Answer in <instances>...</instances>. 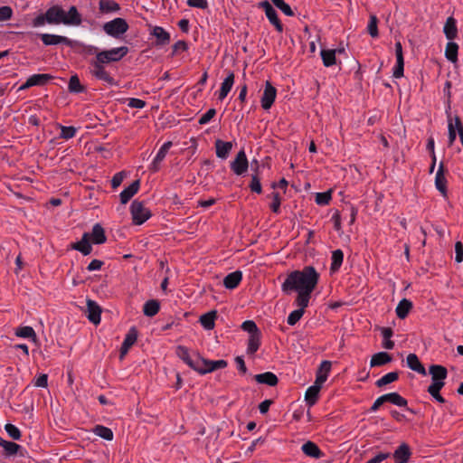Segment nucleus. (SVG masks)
I'll return each instance as SVG.
<instances>
[{
    "label": "nucleus",
    "instance_id": "1",
    "mask_svg": "<svg viewBox=\"0 0 463 463\" xmlns=\"http://www.w3.org/2000/svg\"><path fill=\"white\" fill-rule=\"evenodd\" d=\"M320 275L312 266H306L301 270L290 272L281 285L285 294L297 292L296 306H308L311 293L316 288Z\"/></svg>",
    "mask_w": 463,
    "mask_h": 463
},
{
    "label": "nucleus",
    "instance_id": "2",
    "mask_svg": "<svg viewBox=\"0 0 463 463\" xmlns=\"http://www.w3.org/2000/svg\"><path fill=\"white\" fill-rule=\"evenodd\" d=\"M47 24H64L79 26L81 22V15L76 6H71L68 12H65L61 6L53 5L46 10Z\"/></svg>",
    "mask_w": 463,
    "mask_h": 463
},
{
    "label": "nucleus",
    "instance_id": "3",
    "mask_svg": "<svg viewBox=\"0 0 463 463\" xmlns=\"http://www.w3.org/2000/svg\"><path fill=\"white\" fill-rule=\"evenodd\" d=\"M127 46H119L109 50H101L93 60L102 65L121 61L128 53Z\"/></svg>",
    "mask_w": 463,
    "mask_h": 463
},
{
    "label": "nucleus",
    "instance_id": "4",
    "mask_svg": "<svg viewBox=\"0 0 463 463\" xmlns=\"http://www.w3.org/2000/svg\"><path fill=\"white\" fill-rule=\"evenodd\" d=\"M129 26L124 18L117 17L111 21L106 22L102 25L104 33L115 39L121 38L128 30Z\"/></svg>",
    "mask_w": 463,
    "mask_h": 463
},
{
    "label": "nucleus",
    "instance_id": "5",
    "mask_svg": "<svg viewBox=\"0 0 463 463\" xmlns=\"http://www.w3.org/2000/svg\"><path fill=\"white\" fill-rule=\"evenodd\" d=\"M130 213L133 223L141 225L151 217L150 211L145 207L144 203L138 201H133L130 205Z\"/></svg>",
    "mask_w": 463,
    "mask_h": 463
},
{
    "label": "nucleus",
    "instance_id": "6",
    "mask_svg": "<svg viewBox=\"0 0 463 463\" xmlns=\"http://www.w3.org/2000/svg\"><path fill=\"white\" fill-rule=\"evenodd\" d=\"M175 354L190 368H192L195 372L198 371L200 364L199 361L201 360L202 357L198 353L191 354L187 347L184 345H178L176 347Z\"/></svg>",
    "mask_w": 463,
    "mask_h": 463
},
{
    "label": "nucleus",
    "instance_id": "7",
    "mask_svg": "<svg viewBox=\"0 0 463 463\" xmlns=\"http://www.w3.org/2000/svg\"><path fill=\"white\" fill-rule=\"evenodd\" d=\"M429 371L432 378V383L429 387H431L432 392H437V390H441L445 384L447 370L441 365L434 364L430 367Z\"/></svg>",
    "mask_w": 463,
    "mask_h": 463
},
{
    "label": "nucleus",
    "instance_id": "8",
    "mask_svg": "<svg viewBox=\"0 0 463 463\" xmlns=\"http://www.w3.org/2000/svg\"><path fill=\"white\" fill-rule=\"evenodd\" d=\"M90 74L97 80L106 82L109 86L116 85L115 79L105 69V65H102L94 60L90 61Z\"/></svg>",
    "mask_w": 463,
    "mask_h": 463
},
{
    "label": "nucleus",
    "instance_id": "9",
    "mask_svg": "<svg viewBox=\"0 0 463 463\" xmlns=\"http://www.w3.org/2000/svg\"><path fill=\"white\" fill-rule=\"evenodd\" d=\"M199 369L197 371L200 374H205L208 373H212L217 369H222L227 366V362L223 359L221 360H207L201 357L199 361Z\"/></svg>",
    "mask_w": 463,
    "mask_h": 463
},
{
    "label": "nucleus",
    "instance_id": "10",
    "mask_svg": "<svg viewBox=\"0 0 463 463\" xmlns=\"http://www.w3.org/2000/svg\"><path fill=\"white\" fill-rule=\"evenodd\" d=\"M172 145L173 144L171 141H166L161 146V147L157 151L156 156L154 157L153 161L149 165V170H151L154 173L159 171L161 163L165 158L169 149L172 147Z\"/></svg>",
    "mask_w": 463,
    "mask_h": 463
},
{
    "label": "nucleus",
    "instance_id": "11",
    "mask_svg": "<svg viewBox=\"0 0 463 463\" xmlns=\"http://www.w3.org/2000/svg\"><path fill=\"white\" fill-rule=\"evenodd\" d=\"M249 163L244 150H241L231 163V168L237 175H241L248 170Z\"/></svg>",
    "mask_w": 463,
    "mask_h": 463
},
{
    "label": "nucleus",
    "instance_id": "12",
    "mask_svg": "<svg viewBox=\"0 0 463 463\" xmlns=\"http://www.w3.org/2000/svg\"><path fill=\"white\" fill-rule=\"evenodd\" d=\"M43 43L46 46L65 44L68 46H73V41L66 36L52 34V33H42L40 34Z\"/></svg>",
    "mask_w": 463,
    "mask_h": 463
},
{
    "label": "nucleus",
    "instance_id": "13",
    "mask_svg": "<svg viewBox=\"0 0 463 463\" xmlns=\"http://www.w3.org/2000/svg\"><path fill=\"white\" fill-rule=\"evenodd\" d=\"M277 96V90L269 81H266L265 89L261 96V107L263 109L268 110L271 108Z\"/></svg>",
    "mask_w": 463,
    "mask_h": 463
},
{
    "label": "nucleus",
    "instance_id": "14",
    "mask_svg": "<svg viewBox=\"0 0 463 463\" xmlns=\"http://www.w3.org/2000/svg\"><path fill=\"white\" fill-rule=\"evenodd\" d=\"M261 7L264 8L265 14L270 24H272L278 32L281 33L283 31V26L279 20L278 14L276 10L272 7V5L268 2L264 1L260 4Z\"/></svg>",
    "mask_w": 463,
    "mask_h": 463
},
{
    "label": "nucleus",
    "instance_id": "15",
    "mask_svg": "<svg viewBox=\"0 0 463 463\" xmlns=\"http://www.w3.org/2000/svg\"><path fill=\"white\" fill-rule=\"evenodd\" d=\"M51 79H52V77L49 74H33L30 76L23 85L20 86L19 90H26L33 86H43Z\"/></svg>",
    "mask_w": 463,
    "mask_h": 463
},
{
    "label": "nucleus",
    "instance_id": "16",
    "mask_svg": "<svg viewBox=\"0 0 463 463\" xmlns=\"http://www.w3.org/2000/svg\"><path fill=\"white\" fill-rule=\"evenodd\" d=\"M137 339V331L135 327H131L125 336L120 348V359H123L128 354L129 348L136 343Z\"/></svg>",
    "mask_w": 463,
    "mask_h": 463
},
{
    "label": "nucleus",
    "instance_id": "17",
    "mask_svg": "<svg viewBox=\"0 0 463 463\" xmlns=\"http://www.w3.org/2000/svg\"><path fill=\"white\" fill-rule=\"evenodd\" d=\"M411 456V451L407 443H402L394 451L395 463H407Z\"/></svg>",
    "mask_w": 463,
    "mask_h": 463
},
{
    "label": "nucleus",
    "instance_id": "18",
    "mask_svg": "<svg viewBox=\"0 0 463 463\" xmlns=\"http://www.w3.org/2000/svg\"><path fill=\"white\" fill-rule=\"evenodd\" d=\"M87 317L91 323L94 325L100 323L101 309L95 301L90 299L87 301Z\"/></svg>",
    "mask_w": 463,
    "mask_h": 463
},
{
    "label": "nucleus",
    "instance_id": "19",
    "mask_svg": "<svg viewBox=\"0 0 463 463\" xmlns=\"http://www.w3.org/2000/svg\"><path fill=\"white\" fill-rule=\"evenodd\" d=\"M436 188L445 196L447 194V178L444 173V164L440 162L435 176Z\"/></svg>",
    "mask_w": 463,
    "mask_h": 463
},
{
    "label": "nucleus",
    "instance_id": "20",
    "mask_svg": "<svg viewBox=\"0 0 463 463\" xmlns=\"http://www.w3.org/2000/svg\"><path fill=\"white\" fill-rule=\"evenodd\" d=\"M139 186V180H136L125 188L119 194L121 203L126 204L138 192Z\"/></svg>",
    "mask_w": 463,
    "mask_h": 463
},
{
    "label": "nucleus",
    "instance_id": "21",
    "mask_svg": "<svg viewBox=\"0 0 463 463\" xmlns=\"http://www.w3.org/2000/svg\"><path fill=\"white\" fill-rule=\"evenodd\" d=\"M330 370H331V362L326 361V360L323 361L320 364L319 368L317 369L315 383H317L322 387L323 383L327 380Z\"/></svg>",
    "mask_w": 463,
    "mask_h": 463
},
{
    "label": "nucleus",
    "instance_id": "22",
    "mask_svg": "<svg viewBox=\"0 0 463 463\" xmlns=\"http://www.w3.org/2000/svg\"><path fill=\"white\" fill-rule=\"evenodd\" d=\"M443 33L449 41H452L458 36L457 21L452 16L447 18Z\"/></svg>",
    "mask_w": 463,
    "mask_h": 463
},
{
    "label": "nucleus",
    "instance_id": "23",
    "mask_svg": "<svg viewBox=\"0 0 463 463\" xmlns=\"http://www.w3.org/2000/svg\"><path fill=\"white\" fill-rule=\"evenodd\" d=\"M106 235L103 227L99 223H96L91 232L89 234V240L95 244H101L106 241Z\"/></svg>",
    "mask_w": 463,
    "mask_h": 463
},
{
    "label": "nucleus",
    "instance_id": "24",
    "mask_svg": "<svg viewBox=\"0 0 463 463\" xmlns=\"http://www.w3.org/2000/svg\"><path fill=\"white\" fill-rule=\"evenodd\" d=\"M215 148L217 157L221 159H226L232 148V143L217 139L215 141Z\"/></svg>",
    "mask_w": 463,
    "mask_h": 463
},
{
    "label": "nucleus",
    "instance_id": "25",
    "mask_svg": "<svg viewBox=\"0 0 463 463\" xmlns=\"http://www.w3.org/2000/svg\"><path fill=\"white\" fill-rule=\"evenodd\" d=\"M407 366L420 374L426 375V370L415 354H410L406 358Z\"/></svg>",
    "mask_w": 463,
    "mask_h": 463
},
{
    "label": "nucleus",
    "instance_id": "26",
    "mask_svg": "<svg viewBox=\"0 0 463 463\" xmlns=\"http://www.w3.org/2000/svg\"><path fill=\"white\" fill-rule=\"evenodd\" d=\"M151 34L156 38L157 45H166L170 43V34L161 26H155Z\"/></svg>",
    "mask_w": 463,
    "mask_h": 463
},
{
    "label": "nucleus",
    "instance_id": "27",
    "mask_svg": "<svg viewBox=\"0 0 463 463\" xmlns=\"http://www.w3.org/2000/svg\"><path fill=\"white\" fill-rule=\"evenodd\" d=\"M233 84H234V74H233V72H229L227 77L222 82L221 89L219 91V99L222 100L227 97V95L231 91Z\"/></svg>",
    "mask_w": 463,
    "mask_h": 463
},
{
    "label": "nucleus",
    "instance_id": "28",
    "mask_svg": "<svg viewBox=\"0 0 463 463\" xmlns=\"http://www.w3.org/2000/svg\"><path fill=\"white\" fill-rule=\"evenodd\" d=\"M241 279L242 273L240 270H236L228 274L224 278L223 284L226 288L233 289L239 285V283L241 281Z\"/></svg>",
    "mask_w": 463,
    "mask_h": 463
},
{
    "label": "nucleus",
    "instance_id": "29",
    "mask_svg": "<svg viewBox=\"0 0 463 463\" xmlns=\"http://www.w3.org/2000/svg\"><path fill=\"white\" fill-rule=\"evenodd\" d=\"M321 386L314 383V385L307 388L305 393V401L308 404L309 407H312L316 404L318 394L320 392Z\"/></svg>",
    "mask_w": 463,
    "mask_h": 463
},
{
    "label": "nucleus",
    "instance_id": "30",
    "mask_svg": "<svg viewBox=\"0 0 463 463\" xmlns=\"http://www.w3.org/2000/svg\"><path fill=\"white\" fill-rule=\"evenodd\" d=\"M72 248L80 252H81L83 255H89L91 250L92 247L90 243L89 240V233H84L81 240L72 245Z\"/></svg>",
    "mask_w": 463,
    "mask_h": 463
},
{
    "label": "nucleus",
    "instance_id": "31",
    "mask_svg": "<svg viewBox=\"0 0 463 463\" xmlns=\"http://www.w3.org/2000/svg\"><path fill=\"white\" fill-rule=\"evenodd\" d=\"M301 449L305 455L314 458H319L323 455L318 446L312 441L304 443Z\"/></svg>",
    "mask_w": 463,
    "mask_h": 463
},
{
    "label": "nucleus",
    "instance_id": "32",
    "mask_svg": "<svg viewBox=\"0 0 463 463\" xmlns=\"http://www.w3.org/2000/svg\"><path fill=\"white\" fill-rule=\"evenodd\" d=\"M99 8L103 14L118 13L120 10L119 5L114 0H99Z\"/></svg>",
    "mask_w": 463,
    "mask_h": 463
},
{
    "label": "nucleus",
    "instance_id": "33",
    "mask_svg": "<svg viewBox=\"0 0 463 463\" xmlns=\"http://www.w3.org/2000/svg\"><path fill=\"white\" fill-rule=\"evenodd\" d=\"M392 361V356L386 352H379L372 356L370 361L371 367L382 366Z\"/></svg>",
    "mask_w": 463,
    "mask_h": 463
},
{
    "label": "nucleus",
    "instance_id": "34",
    "mask_svg": "<svg viewBox=\"0 0 463 463\" xmlns=\"http://www.w3.org/2000/svg\"><path fill=\"white\" fill-rule=\"evenodd\" d=\"M254 378L259 383L269 386H275L278 383V377L270 372L256 374Z\"/></svg>",
    "mask_w": 463,
    "mask_h": 463
},
{
    "label": "nucleus",
    "instance_id": "35",
    "mask_svg": "<svg viewBox=\"0 0 463 463\" xmlns=\"http://www.w3.org/2000/svg\"><path fill=\"white\" fill-rule=\"evenodd\" d=\"M412 307V303L407 298L402 299L396 307L395 312L399 318L404 319Z\"/></svg>",
    "mask_w": 463,
    "mask_h": 463
},
{
    "label": "nucleus",
    "instance_id": "36",
    "mask_svg": "<svg viewBox=\"0 0 463 463\" xmlns=\"http://www.w3.org/2000/svg\"><path fill=\"white\" fill-rule=\"evenodd\" d=\"M15 335L21 338H29L33 342H36L37 336L34 329L32 326H19L15 329Z\"/></svg>",
    "mask_w": 463,
    "mask_h": 463
},
{
    "label": "nucleus",
    "instance_id": "37",
    "mask_svg": "<svg viewBox=\"0 0 463 463\" xmlns=\"http://www.w3.org/2000/svg\"><path fill=\"white\" fill-rule=\"evenodd\" d=\"M335 54L336 50L327 49V50H321L320 55L323 61V64L326 67H331L334 64H335Z\"/></svg>",
    "mask_w": 463,
    "mask_h": 463
},
{
    "label": "nucleus",
    "instance_id": "38",
    "mask_svg": "<svg viewBox=\"0 0 463 463\" xmlns=\"http://www.w3.org/2000/svg\"><path fill=\"white\" fill-rule=\"evenodd\" d=\"M216 317V312L211 311L206 314H203L200 317V323L202 326L206 330H211L214 327V320Z\"/></svg>",
    "mask_w": 463,
    "mask_h": 463
},
{
    "label": "nucleus",
    "instance_id": "39",
    "mask_svg": "<svg viewBox=\"0 0 463 463\" xmlns=\"http://www.w3.org/2000/svg\"><path fill=\"white\" fill-rule=\"evenodd\" d=\"M385 402H391L399 407H406L407 401L401 396L398 392H390L387 394H383Z\"/></svg>",
    "mask_w": 463,
    "mask_h": 463
},
{
    "label": "nucleus",
    "instance_id": "40",
    "mask_svg": "<svg viewBox=\"0 0 463 463\" xmlns=\"http://www.w3.org/2000/svg\"><path fill=\"white\" fill-rule=\"evenodd\" d=\"M458 45L456 43L449 41L447 43L446 49H445L446 58L451 62H456L458 60Z\"/></svg>",
    "mask_w": 463,
    "mask_h": 463
},
{
    "label": "nucleus",
    "instance_id": "41",
    "mask_svg": "<svg viewBox=\"0 0 463 463\" xmlns=\"http://www.w3.org/2000/svg\"><path fill=\"white\" fill-rule=\"evenodd\" d=\"M344 260V253L341 250H335L332 252L331 257V266L330 270L331 272H336L339 268L341 267Z\"/></svg>",
    "mask_w": 463,
    "mask_h": 463
},
{
    "label": "nucleus",
    "instance_id": "42",
    "mask_svg": "<svg viewBox=\"0 0 463 463\" xmlns=\"http://www.w3.org/2000/svg\"><path fill=\"white\" fill-rule=\"evenodd\" d=\"M160 308L159 302L156 300H148L145 303L143 312L146 317H154L156 316Z\"/></svg>",
    "mask_w": 463,
    "mask_h": 463
},
{
    "label": "nucleus",
    "instance_id": "43",
    "mask_svg": "<svg viewBox=\"0 0 463 463\" xmlns=\"http://www.w3.org/2000/svg\"><path fill=\"white\" fill-rule=\"evenodd\" d=\"M298 308L296 310H293L288 317L287 322L289 326L296 325L300 318L303 317L305 308L308 306H297Z\"/></svg>",
    "mask_w": 463,
    "mask_h": 463
},
{
    "label": "nucleus",
    "instance_id": "44",
    "mask_svg": "<svg viewBox=\"0 0 463 463\" xmlns=\"http://www.w3.org/2000/svg\"><path fill=\"white\" fill-rule=\"evenodd\" d=\"M93 433L106 440L113 439V431L103 425H97L93 428Z\"/></svg>",
    "mask_w": 463,
    "mask_h": 463
},
{
    "label": "nucleus",
    "instance_id": "45",
    "mask_svg": "<svg viewBox=\"0 0 463 463\" xmlns=\"http://www.w3.org/2000/svg\"><path fill=\"white\" fill-rule=\"evenodd\" d=\"M261 334L249 335L247 352L250 354H255L260 345Z\"/></svg>",
    "mask_w": 463,
    "mask_h": 463
},
{
    "label": "nucleus",
    "instance_id": "46",
    "mask_svg": "<svg viewBox=\"0 0 463 463\" xmlns=\"http://www.w3.org/2000/svg\"><path fill=\"white\" fill-rule=\"evenodd\" d=\"M399 375L396 372H391L383 376H382L380 379H378L375 383L376 386L383 387L384 385H387L389 383H392L395 382L398 379Z\"/></svg>",
    "mask_w": 463,
    "mask_h": 463
},
{
    "label": "nucleus",
    "instance_id": "47",
    "mask_svg": "<svg viewBox=\"0 0 463 463\" xmlns=\"http://www.w3.org/2000/svg\"><path fill=\"white\" fill-rule=\"evenodd\" d=\"M68 88L71 92L74 93H80L83 91V87L77 75H73L70 78Z\"/></svg>",
    "mask_w": 463,
    "mask_h": 463
},
{
    "label": "nucleus",
    "instance_id": "48",
    "mask_svg": "<svg viewBox=\"0 0 463 463\" xmlns=\"http://www.w3.org/2000/svg\"><path fill=\"white\" fill-rule=\"evenodd\" d=\"M59 128L61 129L60 137L63 139L72 138L77 133V128L72 126L66 127L60 125Z\"/></svg>",
    "mask_w": 463,
    "mask_h": 463
},
{
    "label": "nucleus",
    "instance_id": "49",
    "mask_svg": "<svg viewBox=\"0 0 463 463\" xmlns=\"http://www.w3.org/2000/svg\"><path fill=\"white\" fill-rule=\"evenodd\" d=\"M377 23H378L377 17L374 14L371 15L368 25H367V30H368L369 34L373 38L378 36Z\"/></svg>",
    "mask_w": 463,
    "mask_h": 463
},
{
    "label": "nucleus",
    "instance_id": "50",
    "mask_svg": "<svg viewBox=\"0 0 463 463\" xmlns=\"http://www.w3.org/2000/svg\"><path fill=\"white\" fill-rule=\"evenodd\" d=\"M5 430L7 432V434L9 435V437L12 438L13 439H15V440L20 439V438H21V431L14 424H11V423L5 424Z\"/></svg>",
    "mask_w": 463,
    "mask_h": 463
},
{
    "label": "nucleus",
    "instance_id": "51",
    "mask_svg": "<svg viewBox=\"0 0 463 463\" xmlns=\"http://www.w3.org/2000/svg\"><path fill=\"white\" fill-rule=\"evenodd\" d=\"M404 71V59L398 58L396 59V64L393 68L392 76L396 79H400L403 76Z\"/></svg>",
    "mask_w": 463,
    "mask_h": 463
},
{
    "label": "nucleus",
    "instance_id": "52",
    "mask_svg": "<svg viewBox=\"0 0 463 463\" xmlns=\"http://www.w3.org/2000/svg\"><path fill=\"white\" fill-rule=\"evenodd\" d=\"M241 328L244 331L248 332L250 335L260 333L259 328L257 327L255 322H253L251 320H247V321L243 322L241 325Z\"/></svg>",
    "mask_w": 463,
    "mask_h": 463
},
{
    "label": "nucleus",
    "instance_id": "53",
    "mask_svg": "<svg viewBox=\"0 0 463 463\" xmlns=\"http://www.w3.org/2000/svg\"><path fill=\"white\" fill-rule=\"evenodd\" d=\"M271 2L279 8L286 15L292 16L293 11L291 7L285 3L284 0H271Z\"/></svg>",
    "mask_w": 463,
    "mask_h": 463
},
{
    "label": "nucleus",
    "instance_id": "54",
    "mask_svg": "<svg viewBox=\"0 0 463 463\" xmlns=\"http://www.w3.org/2000/svg\"><path fill=\"white\" fill-rule=\"evenodd\" d=\"M14 12L9 5L0 7V22H5L13 17Z\"/></svg>",
    "mask_w": 463,
    "mask_h": 463
},
{
    "label": "nucleus",
    "instance_id": "55",
    "mask_svg": "<svg viewBox=\"0 0 463 463\" xmlns=\"http://www.w3.org/2000/svg\"><path fill=\"white\" fill-rule=\"evenodd\" d=\"M331 200L330 192L317 193L316 194V203L319 205H326Z\"/></svg>",
    "mask_w": 463,
    "mask_h": 463
},
{
    "label": "nucleus",
    "instance_id": "56",
    "mask_svg": "<svg viewBox=\"0 0 463 463\" xmlns=\"http://www.w3.org/2000/svg\"><path fill=\"white\" fill-rule=\"evenodd\" d=\"M79 45L81 47V52L87 55L94 54L95 57H97V53L100 52V50H99V48L94 45L85 44L82 43H80Z\"/></svg>",
    "mask_w": 463,
    "mask_h": 463
},
{
    "label": "nucleus",
    "instance_id": "57",
    "mask_svg": "<svg viewBox=\"0 0 463 463\" xmlns=\"http://www.w3.org/2000/svg\"><path fill=\"white\" fill-rule=\"evenodd\" d=\"M215 114L216 110L214 109H208L203 115L201 116V118L198 120V123L200 125H205L209 123L215 116Z\"/></svg>",
    "mask_w": 463,
    "mask_h": 463
},
{
    "label": "nucleus",
    "instance_id": "58",
    "mask_svg": "<svg viewBox=\"0 0 463 463\" xmlns=\"http://www.w3.org/2000/svg\"><path fill=\"white\" fill-rule=\"evenodd\" d=\"M271 197H272L273 201L270 204V209L273 213H279V208H280V203H281V199H280L279 194L274 192L271 194Z\"/></svg>",
    "mask_w": 463,
    "mask_h": 463
},
{
    "label": "nucleus",
    "instance_id": "59",
    "mask_svg": "<svg viewBox=\"0 0 463 463\" xmlns=\"http://www.w3.org/2000/svg\"><path fill=\"white\" fill-rule=\"evenodd\" d=\"M5 449V451L8 454V455H14L17 453L18 449H20V445L14 443V442H12V441H6L5 442V444H3L2 446Z\"/></svg>",
    "mask_w": 463,
    "mask_h": 463
},
{
    "label": "nucleus",
    "instance_id": "60",
    "mask_svg": "<svg viewBox=\"0 0 463 463\" xmlns=\"http://www.w3.org/2000/svg\"><path fill=\"white\" fill-rule=\"evenodd\" d=\"M45 24H47V14H38L33 21L32 25L34 28L42 27Z\"/></svg>",
    "mask_w": 463,
    "mask_h": 463
},
{
    "label": "nucleus",
    "instance_id": "61",
    "mask_svg": "<svg viewBox=\"0 0 463 463\" xmlns=\"http://www.w3.org/2000/svg\"><path fill=\"white\" fill-rule=\"evenodd\" d=\"M127 105L134 109H143L146 106V102L140 99L130 98L127 99Z\"/></svg>",
    "mask_w": 463,
    "mask_h": 463
},
{
    "label": "nucleus",
    "instance_id": "62",
    "mask_svg": "<svg viewBox=\"0 0 463 463\" xmlns=\"http://www.w3.org/2000/svg\"><path fill=\"white\" fill-rule=\"evenodd\" d=\"M250 187V190L254 193H257V194L261 193L262 189H261L260 181L257 175H252Z\"/></svg>",
    "mask_w": 463,
    "mask_h": 463
},
{
    "label": "nucleus",
    "instance_id": "63",
    "mask_svg": "<svg viewBox=\"0 0 463 463\" xmlns=\"http://www.w3.org/2000/svg\"><path fill=\"white\" fill-rule=\"evenodd\" d=\"M455 260L458 263L463 261V244L460 241H458L455 244Z\"/></svg>",
    "mask_w": 463,
    "mask_h": 463
},
{
    "label": "nucleus",
    "instance_id": "64",
    "mask_svg": "<svg viewBox=\"0 0 463 463\" xmlns=\"http://www.w3.org/2000/svg\"><path fill=\"white\" fill-rule=\"evenodd\" d=\"M125 178V174L123 172L117 173L111 179L112 187L118 188L123 182Z\"/></svg>",
    "mask_w": 463,
    "mask_h": 463
}]
</instances>
